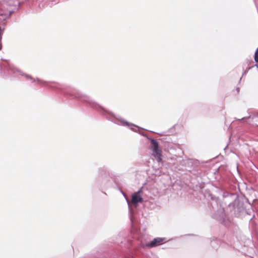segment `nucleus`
I'll return each mask as SVG.
<instances>
[{
  "mask_svg": "<svg viewBox=\"0 0 258 258\" xmlns=\"http://www.w3.org/2000/svg\"><path fill=\"white\" fill-rule=\"evenodd\" d=\"M142 189L141 188L138 191L134 193L132 195V203L135 206H137L139 203L143 201L142 197Z\"/></svg>",
  "mask_w": 258,
  "mask_h": 258,
  "instance_id": "f03ea898",
  "label": "nucleus"
},
{
  "mask_svg": "<svg viewBox=\"0 0 258 258\" xmlns=\"http://www.w3.org/2000/svg\"><path fill=\"white\" fill-rule=\"evenodd\" d=\"M165 241V238H159L157 237L154 238L152 241L150 242L147 243L146 244V246L148 247H154L157 246H159L162 243H163Z\"/></svg>",
  "mask_w": 258,
  "mask_h": 258,
  "instance_id": "7ed1b4c3",
  "label": "nucleus"
},
{
  "mask_svg": "<svg viewBox=\"0 0 258 258\" xmlns=\"http://www.w3.org/2000/svg\"><path fill=\"white\" fill-rule=\"evenodd\" d=\"M125 123H126V124H127V123L126 122H123V124H124Z\"/></svg>",
  "mask_w": 258,
  "mask_h": 258,
  "instance_id": "20e7f679",
  "label": "nucleus"
},
{
  "mask_svg": "<svg viewBox=\"0 0 258 258\" xmlns=\"http://www.w3.org/2000/svg\"><path fill=\"white\" fill-rule=\"evenodd\" d=\"M152 151L154 156L157 158L158 162L161 160V150L159 149L157 142L154 140H152Z\"/></svg>",
  "mask_w": 258,
  "mask_h": 258,
  "instance_id": "f257e3e1",
  "label": "nucleus"
}]
</instances>
